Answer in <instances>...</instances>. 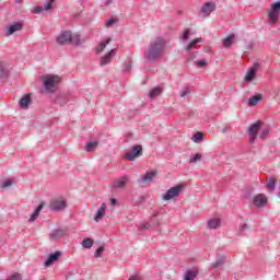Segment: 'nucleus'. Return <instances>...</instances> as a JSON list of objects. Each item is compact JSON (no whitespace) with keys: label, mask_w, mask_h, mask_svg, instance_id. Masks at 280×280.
Wrapping results in <instances>:
<instances>
[{"label":"nucleus","mask_w":280,"mask_h":280,"mask_svg":"<svg viewBox=\"0 0 280 280\" xmlns=\"http://www.w3.org/2000/svg\"><path fill=\"white\" fill-rule=\"evenodd\" d=\"M268 202L266 195L259 194L254 197V205L255 207H264Z\"/></svg>","instance_id":"obj_16"},{"label":"nucleus","mask_w":280,"mask_h":280,"mask_svg":"<svg viewBox=\"0 0 280 280\" xmlns=\"http://www.w3.org/2000/svg\"><path fill=\"white\" fill-rule=\"evenodd\" d=\"M54 1H56V0H46V2L44 3V10L46 12H49V10H51V8H54Z\"/></svg>","instance_id":"obj_35"},{"label":"nucleus","mask_w":280,"mask_h":280,"mask_svg":"<svg viewBox=\"0 0 280 280\" xmlns=\"http://www.w3.org/2000/svg\"><path fill=\"white\" fill-rule=\"evenodd\" d=\"M150 225H144V229H148Z\"/></svg>","instance_id":"obj_52"},{"label":"nucleus","mask_w":280,"mask_h":280,"mask_svg":"<svg viewBox=\"0 0 280 280\" xmlns=\"http://www.w3.org/2000/svg\"><path fill=\"white\" fill-rule=\"evenodd\" d=\"M15 3H23V0H15Z\"/></svg>","instance_id":"obj_50"},{"label":"nucleus","mask_w":280,"mask_h":280,"mask_svg":"<svg viewBox=\"0 0 280 280\" xmlns=\"http://www.w3.org/2000/svg\"><path fill=\"white\" fill-rule=\"evenodd\" d=\"M130 69H132V62H125L124 63V68H122V71L127 72V71H130Z\"/></svg>","instance_id":"obj_40"},{"label":"nucleus","mask_w":280,"mask_h":280,"mask_svg":"<svg viewBox=\"0 0 280 280\" xmlns=\"http://www.w3.org/2000/svg\"><path fill=\"white\" fill-rule=\"evenodd\" d=\"M104 254V246H101L96 249L94 256L95 257H102V255Z\"/></svg>","instance_id":"obj_41"},{"label":"nucleus","mask_w":280,"mask_h":280,"mask_svg":"<svg viewBox=\"0 0 280 280\" xmlns=\"http://www.w3.org/2000/svg\"><path fill=\"white\" fill-rule=\"evenodd\" d=\"M191 139H192L194 143H200V141H202V139H205V135L202 132L198 131L197 133H195L192 136Z\"/></svg>","instance_id":"obj_29"},{"label":"nucleus","mask_w":280,"mask_h":280,"mask_svg":"<svg viewBox=\"0 0 280 280\" xmlns=\"http://www.w3.org/2000/svg\"><path fill=\"white\" fill-rule=\"evenodd\" d=\"M43 82H44V88L46 89V91L54 93V91H56V86H58V84H60V77L46 74L43 77Z\"/></svg>","instance_id":"obj_2"},{"label":"nucleus","mask_w":280,"mask_h":280,"mask_svg":"<svg viewBox=\"0 0 280 280\" xmlns=\"http://www.w3.org/2000/svg\"><path fill=\"white\" fill-rule=\"evenodd\" d=\"M128 180H130V177L128 175H124L119 179L114 180L112 187L113 189H124L128 184Z\"/></svg>","instance_id":"obj_10"},{"label":"nucleus","mask_w":280,"mask_h":280,"mask_svg":"<svg viewBox=\"0 0 280 280\" xmlns=\"http://www.w3.org/2000/svg\"><path fill=\"white\" fill-rule=\"evenodd\" d=\"M233 38H235V34H231L223 39V47H231V45H233Z\"/></svg>","instance_id":"obj_28"},{"label":"nucleus","mask_w":280,"mask_h":280,"mask_svg":"<svg viewBox=\"0 0 280 280\" xmlns=\"http://www.w3.org/2000/svg\"><path fill=\"white\" fill-rule=\"evenodd\" d=\"M93 244L94 242L92 241V238H84L82 242L83 248H92Z\"/></svg>","instance_id":"obj_32"},{"label":"nucleus","mask_w":280,"mask_h":280,"mask_svg":"<svg viewBox=\"0 0 280 280\" xmlns=\"http://www.w3.org/2000/svg\"><path fill=\"white\" fill-rule=\"evenodd\" d=\"M139 156H143V147L141 144H136L126 153L125 159L127 161H135L136 159H139Z\"/></svg>","instance_id":"obj_4"},{"label":"nucleus","mask_w":280,"mask_h":280,"mask_svg":"<svg viewBox=\"0 0 280 280\" xmlns=\"http://www.w3.org/2000/svg\"><path fill=\"white\" fill-rule=\"evenodd\" d=\"M117 55V48L112 49L109 52H107L104 57L101 58V67H106L115 58Z\"/></svg>","instance_id":"obj_12"},{"label":"nucleus","mask_w":280,"mask_h":280,"mask_svg":"<svg viewBox=\"0 0 280 280\" xmlns=\"http://www.w3.org/2000/svg\"><path fill=\"white\" fill-rule=\"evenodd\" d=\"M45 207V203L42 202L33 212V214L31 215L28 222H36V220H38V217L40 215V211H43V208Z\"/></svg>","instance_id":"obj_19"},{"label":"nucleus","mask_w":280,"mask_h":280,"mask_svg":"<svg viewBox=\"0 0 280 280\" xmlns=\"http://www.w3.org/2000/svg\"><path fill=\"white\" fill-rule=\"evenodd\" d=\"M21 30H23V24H21L20 22L10 25L7 31V36H12V34L21 32Z\"/></svg>","instance_id":"obj_17"},{"label":"nucleus","mask_w":280,"mask_h":280,"mask_svg":"<svg viewBox=\"0 0 280 280\" xmlns=\"http://www.w3.org/2000/svg\"><path fill=\"white\" fill-rule=\"evenodd\" d=\"M224 265V258L218 259L215 262L212 264V268L214 270H218L220 268H222V266Z\"/></svg>","instance_id":"obj_34"},{"label":"nucleus","mask_w":280,"mask_h":280,"mask_svg":"<svg viewBox=\"0 0 280 280\" xmlns=\"http://www.w3.org/2000/svg\"><path fill=\"white\" fill-rule=\"evenodd\" d=\"M129 280H143V278L141 276H132Z\"/></svg>","instance_id":"obj_48"},{"label":"nucleus","mask_w":280,"mask_h":280,"mask_svg":"<svg viewBox=\"0 0 280 280\" xmlns=\"http://www.w3.org/2000/svg\"><path fill=\"white\" fill-rule=\"evenodd\" d=\"M197 277V272L194 270H188L185 275L184 280H194Z\"/></svg>","instance_id":"obj_31"},{"label":"nucleus","mask_w":280,"mask_h":280,"mask_svg":"<svg viewBox=\"0 0 280 280\" xmlns=\"http://www.w3.org/2000/svg\"><path fill=\"white\" fill-rule=\"evenodd\" d=\"M110 43V38H106L104 42H102L98 47H96V54H102L104 49H106V45Z\"/></svg>","instance_id":"obj_26"},{"label":"nucleus","mask_w":280,"mask_h":280,"mask_svg":"<svg viewBox=\"0 0 280 280\" xmlns=\"http://www.w3.org/2000/svg\"><path fill=\"white\" fill-rule=\"evenodd\" d=\"M0 78L2 80L8 78V69H5V66H3V62H0Z\"/></svg>","instance_id":"obj_30"},{"label":"nucleus","mask_w":280,"mask_h":280,"mask_svg":"<svg viewBox=\"0 0 280 280\" xmlns=\"http://www.w3.org/2000/svg\"><path fill=\"white\" fill-rule=\"evenodd\" d=\"M268 21L270 25H275L279 21L280 16V2H275L271 4L270 9L267 12Z\"/></svg>","instance_id":"obj_3"},{"label":"nucleus","mask_w":280,"mask_h":280,"mask_svg":"<svg viewBox=\"0 0 280 280\" xmlns=\"http://www.w3.org/2000/svg\"><path fill=\"white\" fill-rule=\"evenodd\" d=\"M183 191V185H177L170 188L163 196L162 200H173V198H178Z\"/></svg>","instance_id":"obj_6"},{"label":"nucleus","mask_w":280,"mask_h":280,"mask_svg":"<svg viewBox=\"0 0 280 280\" xmlns=\"http://www.w3.org/2000/svg\"><path fill=\"white\" fill-rule=\"evenodd\" d=\"M49 235L51 240H60L67 235V231L62 229L54 230Z\"/></svg>","instance_id":"obj_20"},{"label":"nucleus","mask_w":280,"mask_h":280,"mask_svg":"<svg viewBox=\"0 0 280 280\" xmlns=\"http://www.w3.org/2000/svg\"><path fill=\"white\" fill-rule=\"evenodd\" d=\"M162 93H163V89L156 86V88H154V89H152V90L150 91L149 97H152V98L159 97V95H161Z\"/></svg>","instance_id":"obj_25"},{"label":"nucleus","mask_w":280,"mask_h":280,"mask_svg":"<svg viewBox=\"0 0 280 280\" xmlns=\"http://www.w3.org/2000/svg\"><path fill=\"white\" fill-rule=\"evenodd\" d=\"M246 229H248V224L243 223L242 225H240L238 231L243 233V231H246Z\"/></svg>","instance_id":"obj_47"},{"label":"nucleus","mask_w":280,"mask_h":280,"mask_svg":"<svg viewBox=\"0 0 280 280\" xmlns=\"http://www.w3.org/2000/svg\"><path fill=\"white\" fill-rule=\"evenodd\" d=\"M61 256H62V253H60V252H55L54 254H50V255L48 256V259L45 261L44 265H45L46 267H49V266L56 264V261H58V259H60Z\"/></svg>","instance_id":"obj_15"},{"label":"nucleus","mask_w":280,"mask_h":280,"mask_svg":"<svg viewBox=\"0 0 280 280\" xmlns=\"http://www.w3.org/2000/svg\"><path fill=\"white\" fill-rule=\"evenodd\" d=\"M261 120H257L253 125L249 126L247 129V132L249 135V143H255V140L257 139V135L261 130Z\"/></svg>","instance_id":"obj_5"},{"label":"nucleus","mask_w":280,"mask_h":280,"mask_svg":"<svg viewBox=\"0 0 280 280\" xmlns=\"http://www.w3.org/2000/svg\"><path fill=\"white\" fill-rule=\"evenodd\" d=\"M44 10H45L44 7H35L33 9V12H34V14H40V12H43Z\"/></svg>","instance_id":"obj_45"},{"label":"nucleus","mask_w":280,"mask_h":280,"mask_svg":"<svg viewBox=\"0 0 280 280\" xmlns=\"http://www.w3.org/2000/svg\"><path fill=\"white\" fill-rule=\"evenodd\" d=\"M110 205L113 206L117 205V199H110Z\"/></svg>","instance_id":"obj_49"},{"label":"nucleus","mask_w":280,"mask_h":280,"mask_svg":"<svg viewBox=\"0 0 280 280\" xmlns=\"http://www.w3.org/2000/svg\"><path fill=\"white\" fill-rule=\"evenodd\" d=\"M266 187L269 191H273L275 187H277V178L275 177H269L267 179Z\"/></svg>","instance_id":"obj_23"},{"label":"nucleus","mask_w":280,"mask_h":280,"mask_svg":"<svg viewBox=\"0 0 280 280\" xmlns=\"http://www.w3.org/2000/svg\"><path fill=\"white\" fill-rule=\"evenodd\" d=\"M189 34H191V30L187 28L182 36L183 40L189 39Z\"/></svg>","instance_id":"obj_42"},{"label":"nucleus","mask_w":280,"mask_h":280,"mask_svg":"<svg viewBox=\"0 0 280 280\" xmlns=\"http://www.w3.org/2000/svg\"><path fill=\"white\" fill-rule=\"evenodd\" d=\"M166 50L167 38L163 35H156L150 40L148 48L144 50V58L148 62H159Z\"/></svg>","instance_id":"obj_1"},{"label":"nucleus","mask_w":280,"mask_h":280,"mask_svg":"<svg viewBox=\"0 0 280 280\" xmlns=\"http://www.w3.org/2000/svg\"><path fill=\"white\" fill-rule=\"evenodd\" d=\"M156 177V171L147 172L144 176L140 177L138 183H143L144 185H150L152 180Z\"/></svg>","instance_id":"obj_13"},{"label":"nucleus","mask_w":280,"mask_h":280,"mask_svg":"<svg viewBox=\"0 0 280 280\" xmlns=\"http://www.w3.org/2000/svg\"><path fill=\"white\" fill-rule=\"evenodd\" d=\"M221 221L218 218L210 219L208 221V228L210 229H220Z\"/></svg>","instance_id":"obj_24"},{"label":"nucleus","mask_w":280,"mask_h":280,"mask_svg":"<svg viewBox=\"0 0 280 280\" xmlns=\"http://www.w3.org/2000/svg\"><path fill=\"white\" fill-rule=\"evenodd\" d=\"M198 161H202V154L197 153L189 159V163H198Z\"/></svg>","instance_id":"obj_33"},{"label":"nucleus","mask_w":280,"mask_h":280,"mask_svg":"<svg viewBox=\"0 0 280 280\" xmlns=\"http://www.w3.org/2000/svg\"><path fill=\"white\" fill-rule=\"evenodd\" d=\"M264 96L261 94H256L254 96H252L249 100H248V105L249 106H257V104H259V102H261V98Z\"/></svg>","instance_id":"obj_22"},{"label":"nucleus","mask_w":280,"mask_h":280,"mask_svg":"<svg viewBox=\"0 0 280 280\" xmlns=\"http://www.w3.org/2000/svg\"><path fill=\"white\" fill-rule=\"evenodd\" d=\"M191 93V90L189 88H186L185 91L182 92L180 97H186V95H189Z\"/></svg>","instance_id":"obj_46"},{"label":"nucleus","mask_w":280,"mask_h":280,"mask_svg":"<svg viewBox=\"0 0 280 280\" xmlns=\"http://www.w3.org/2000/svg\"><path fill=\"white\" fill-rule=\"evenodd\" d=\"M259 69V63H254L252 68H249L245 74L244 81L247 83L253 82L257 78V71Z\"/></svg>","instance_id":"obj_7"},{"label":"nucleus","mask_w":280,"mask_h":280,"mask_svg":"<svg viewBox=\"0 0 280 280\" xmlns=\"http://www.w3.org/2000/svg\"><path fill=\"white\" fill-rule=\"evenodd\" d=\"M20 108L23 110H27L30 108V104H32V95L25 94L21 100H20Z\"/></svg>","instance_id":"obj_14"},{"label":"nucleus","mask_w":280,"mask_h":280,"mask_svg":"<svg viewBox=\"0 0 280 280\" xmlns=\"http://www.w3.org/2000/svg\"><path fill=\"white\" fill-rule=\"evenodd\" d=\"M117 23V20L110 19L105 22V27H113Z\"/></svg>","instance_id":"obj_39"},{"label":"nucleus","mask_w":280,"mask_h":280,"mask_svg":"<svg viewBox=\"0 0 280 280\" xmlns=\"http://www.w3.org/2000/svg\"><path fill=\"white\" fill-rule=\"evenodd\" d=\"M70 43H73L74 45H80L81 40H80V35L79 34H71V42Z\"/></svg>","instance_id":"obj_36"},{"label":"nucleus","mask_w":280,"mask_h":280,"mask_svg":"<svg viewBox=\"0 0 280 280\" xmlns=\"http://www.w3.org/2000/svg\"><path fill=\"white\" fill-rule=\"evenodd\" d=\"M5 187H12V179H7L2 183V189H5Z\"/></svg>","instance_id":"obj_44"},{"label":"nucleus","mask_w":280,"mask_h":280,"mask_svg":"<svg viewBox=\"0 0 280 280\" xmlns=\"http://www.w3.org/2000/svg\"><path fill=\"white\" fill-rule=\"evenodd\" d=\"M106 215V203H102L98 210L96 211V215L94 217L95 222H100L102 218Z\"/></svg>","instance_id":"obj_18"},{"label":"nucleus","mask_w":280,"mask_h":280,"mask_svg":"<svg viewBox=\"0 0 280 280\" xmlns=\"http://www.w3.org/2000/svg\"><path fill=\"white\" fill-rule=\"evenodd\" d=\"M67 207V200L65 199H55L50 202L51 211H65Z\"/></svg>","instance_id":"obj_8"},{"label":"nucleus","mask_w":280,"mask_h":280,"mask_svg":"<svg viewBox=\"0 0 280 280\" xmlns=\"http://www.w3.org/2000/svg\"><path fill=\"white\" fill-rule=\"evenodd\" d=\"M7 280H23V276L19 272H14L13 275L9 276Z\"/></svg>","instance_id":"obj_37"},{"label":"nucleus","mask_w":280,"mask_h":280,"mask_svg":"<svg viewBox=\"0 0 280 280\" xmlns=\"http://www.w3.org/2000/svg\"><path fill=\"white\" fill-rule=\"evenodd\" d=\"M109 3H110V2H109V1H107V2H106V5H109Z\"/></svg>","instance_id":"obj_51"},{"label":"nucleus","mask_w":280,"mask_h":280,"mask_svg":"<svg viewBox=\"0 0 280 280\" xmlns=\"http://www.w3.org/2000/svg\"><path fill=\"white\" fill-rule=\"evenodd\" d=\"M214 10H215L214 2H206L200 10V14L202 19H207V16H209V14H211V12H213Z\"/></svg>","instance_id":"obj_9"},{"label":"nucleus","mask_w":280,"mask_h":280,"mask_svg":"<svg viewBox=\"0 0 280 280\" xmlns=\"http://www.w3.org/2000/svg\"><path fill=\"white\" fill-rule=\"evenodd\" d=\"M97 148V141L88 142L85 145L86 152H95Z\"/></svg>","instance_id":"obj_27"},{"label":"nucleus","mask_w":280,"mask_h":280,"mask_svg":"<svg viewBox=\"0 0 280 280\" xmlns=\"http://www.w3.org/2000/svg\"><path fill=\"white\" fill-rule=\"evenodd\" d=\"M57 43L58 45H69V43H71V32L69 31L62 32L57 37Z\"/></svg>","instance_id":"obj_11"},{"label":"nucleus","mask_w":280,"mask_h":280,"mask_svg":"<svg viewBox=\"0 0 280 280\" xmlns=\"http://www.w3.org/2000/svg\"><path fill=\"white\" fill-rule=\"evenodd\" d=\"M196 63H197V67H199V68L207 67V60H205V59L198 60V61H196Z\"/></svg>","instance_id":"obj_43"},{"label":"nucleus","mask_w":280,"mask_h":280,"mask_svg":"<svg viewBox=\"0 0 280 280\" xmlns=\"http://www.w3.org/2000/svg\"><path fill=\"white\" fill-rule=\"evenodd\" d=\"M200 43H205V39H202V37L196 38L189 45L186 46V51H191V49H198V45H200Z\"/></svg>","instance_id":"obj_21"},{"label":"nucleus","mask_w":280,"mask_h":280,"mask_svg":"<svg viewBox=\"0 0 280 280\" xmlns=\"http://www.w3.org/2000/svg\"><path fill=\"white\" fill-rule=\"evenodd\" d=\"M268 135H270V130L268 128H265L260 132L259 137H260V139H266V137H268Z\"/></svg>","instance_id":"obj_38"}]
</instances>
